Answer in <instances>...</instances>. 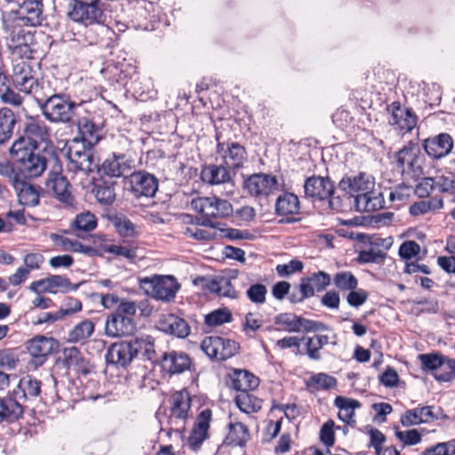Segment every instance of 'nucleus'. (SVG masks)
<instances>
[{
  "label": "nucleus",
  "instance_id": "obj_1",
  "mask_svg": "<svg viewBox=\"0 0 455 455\" xmlns=\"http://www.w3.org/2000/svg\"><path fill=\"white\" fill-rule=\"evenodd\" d=\"M375 180L365 172L355 176H345L339 183L340 190L354 197L358 212H374L384 207V198L374 191Z\"/></svg>",
  "mask_w": 455,
  "mask_h": 455
},
{
  "label": "nucleus",
  "instance_id": "obj_2",
  "mask_svg": "<svg viewBox=\"0 0 455 455\" xmlns=\"http://www.w3.org/2000/svg\"><path fill=\"white\" fill-rule=\"evenodd\" d=\"M25 143V140L14 141L10 148V155L24 177H40L47 168V159L38 148L26 147Z\"/></svg>",
  "mask_w": 455,
  "mask_h": 455
},
{
  "label": "nucleus",
  "instance_id": "obj_3",
  "mask_svg": "<svg viewBox=\"0 0 455 455\" xmlns=\"http://www.w3.org/2000/svg\"><path fill=\"white\" fill-rule=\"evenodd\" d=\"M46 120L53 124L69 123L76 110V103L64 94H52L36 100Z\"/></svg>",
  "mask_w": 455,
  "mask_h": 455
},
{
  "label": "nucleus",
  "instance_id": "obj_4",
  "mask_svg": "<svg viewBox=\"0 0 455 455\" xmlns=\"http://www.w3.org/2000/svg\"><path fill=\"white\" fill-rule=\"evenodd\" d=\"M191 207L200 213L204 220L201 221L202 226L214 228L211 219H223L230 216L233 212V206L228 200L217 196H204L192 199Z\"/></svg>",
  "mask_w": 455,
  "mask_h": 455
},
{
  "label": "nucleus",
  "instance_id": "obj_5",
  "mask_svg": "<svg viewBox=\"0 0 455 455\" xmlns=\"http://www.w3.org/2000/svg\"><path fill=\"white\" fill-rule=\"evenodd\" d=\"M69 6L68 16L72 21L85 28L97 25L104 29L107 15L100 0L72 3Z\"/></svg>",
  "mask_w": 455,
  "mask_h": 455
},
{
  "label": "nucleus",
  "instance_id": "obj_6",
  "mask_svg": "<svg viewBox=\"0 0 455 455\" xmlns=\"http://www.w3.org/2000/svg\"><path fill=\"white\" fill-rule=\"evenodd\" d=\"M140 286L146 294L156 300L171 302L180 289V284L173 275H155L140 280Z\"/></svg>",
  "mask_w": 455,
  "mask_h": 455
},
{
  "label": "nucleus",
  "instance_id": "obj_7",
  "mask_svg": "<svg viewBox=\"0 0 455 455\" xmlns=\"http://www.w3.org/2000/svg\"><path fill=\"white\" fill-rule=\"evenodd\" d=\"M395 163L402 175L408 179L416 180L424 173V156L420 153L419 145L412 141L395 154Z\"/></svg>",
  "mask_w": 455,
  "mask_h": 455
},
{
  "label": "nucleus",
  "instance_id": "obj_8",
  "mask_svg": "<svg viewBox=\"0 0 455 455\" xmlns=\"http://www.w3.org/2000/svg\"><path fill=\"white\" fill-rule=\"evenodd\" d=\"M12 81L17 90L32 95L36 100L46 97L43 86L39 84L38 79L36 77L35 70L25 60H21L13 65Z\"/></svg>",
  "mask_w": 455,
  "mask_h": 455
},
{
  "label": "nucleus",
  "instance_id": "obj_9",
  "mask_svg": "<svg viewBox=\"0 0 455 455\" xmlns=\"http://www.w3.org/2000/svg\"><path fill=\"white\" fill-rule=\"evenodd\" d=\"M22 27L23 25H17L13 20H10L6 25V29L9 31L6 37V45L12 54L20 59H31L34 35Z\"/></svg>",
  "mask_w": 455,
  "mask_h": 455
},
{
  "label": "nucleus",
  "instance_id": "obj_10",
  "mask_svg": "<svg viewBox=\"0 0 455 455\" xmlns=\"http://www.w3.org/2000/svg\"><path fill=\"white\" fill-rule=\"evenodd\" d=\"M201 348L209 358L225 361L237 353L239 344L220 336H209L203 339Z\"/></svg>",
  "mask_w": 455,
  "mask_h": 455
},
{
  "label": "nucleus",
  "instance_id": "obj_11",
  "mask_svg": "<svg viewBox=\"0 0 455 455\" xmlns=\"http://www.w3.org/2000/svg\"><path fill=\"white\" fill-rule=\"evenodd\" d=\"M278 182L275 176L267 173H254L244 180L243 188L247 193L256 199H267L277 189Z\"/></svg>",
  "mask_w": 455,
  "mask_h": 455
},
{
  "label": "nucleus",
  "instance_id": "obj_12",
  "mask_svg": "<svg viewBox=\"0 0 455 455\" xmlns=\"http://www.w3.org/2000/svg\"><path fill=\"white\" fill-rule=\"evenodd\" d=\"M23 133V136H20L15 141L25 140L26 147L38 148L40 143H46L51 139L50 127L38 116H30L27 119Z\"/></svg>",
  "mask_w": 455,
  "mask_h": 455
},
{
  "label": "nucleus",
  "instance_id": "obj_13",
  "mask_svg": "<svg viewBox=\"0 0 455 455\" xmlns=\"http://www.w3.org/2000/svg\"><path fill=\"white\" fill-rule=\"evenodd\" d=\"M217 148L216 153L222 159V163L229 169H240L247 161V151L245 148L238 142H220L219 135H216Z\"/></svg>",
  "mask_w": 455,
  "mask_h": 455
},
{
  "label": "nucleus",
  "instance_id": "obj_14",
  "mask_svg": "<svg viewBox=\"0 0 455 455\" xmlns=\"http://www.w3.org/2000/svg\"><path fill=\"white\" fill-rule=\"evenodd\" d=\"M43 7V3L40 0H25L13 12L11 20L17 25L39 26L44 20Z\"/></svg>",
  "mask_w": 455,
  "mask_h": 455
},
{
  "label": "nucleus",
  "instance_id": "obj_15",
  "mask_svg": "<svg viewBox=\"0 0 455 455\" xmlns=\"http://www.w3.org/2000/svg\"><path fill=\"white\" fill-rule=\"evenodd\" d=\"M130 191L137 198L153 197L158 190L157 178L147 172H133L129 175Z\"/></svg>",
  "mask_w": 455,
  "mask_h": 455
},
{
  "label": "nucleus",
  "instance_id": "obj_16",
  "mask_svg": "<svg viewBox=\"0 0 455 455\" xmlns=\"http://www.w3.org/2000/svg\"><path fill=\"white\" fill-rule=\"evenodd\" d=\"M304 193L313 200H329L334 194V185L328 177L314 175L305 180Z\"/></svg>",
  "mask_w": 455,
  "mask_h": 455
},
{
  "label": "nucleus",
  "instance_id": "obj_17",
  "mask_svg": "<svg viewBox=\"0 0 455 455\" xmlns=\"http://www.w3.org/2000/svg\"><path fill=\"white\" fill-rule=\"evenodd\" d=\"M387 110L391 112L388 124L402 133L411 132L417 124L416 115L409 108H403L399 102H393Z\"/></svg>",
  "mask_w": 455,
  "mask_h": 455
},
{
  "label": "nucleus",
  "instance_id": "obj_18",
  "mask_svg": "<svg viewBox=\"0 0 455 455\" xmlns=\"http://www.w3.org/2000/svg\"><path fill=\"white\" fill-rule=\"evenodd\" d=\"M57 341L52 338L36 336L28 342L27 349L32 357L31 363L36 366H41L47 356L57 347Z\"/></svg>",
  "mask_w": 455,
  "mask_h": 455
},
{
  "label": "nucleus",
  "instance_id": "obj_19",
  "mask_svg": "<svg viewBox=\"0 0 455 455\" xmlns=\"http://www.w3.org/2000/svg\"><path fill=\"white\" fill-rule=\"evenodd\" d=\"M136 357V348H133L132 341H121L112 344L105 355L108 364L126 367Z\"/></svg>",
  "mask_w": 455,
  "mask_h": 455
},
{
  "label": "nucleus",
  "instance_id": "obj_20",
  "mask_svg": "<svg viewBox=\"0 0 455 455\" xmlns=\"http://www.w3.org/2000/svg\"><path fill=\"white\" fill-rule=\"evenodd\" d=\"M101 171L109 177H125L132 172V161L124 154H116L106 158L101 164Z\"/></svg>",
  "mask_w": 455,
  "mask_h": 455
},
{
  "label": "nucleus",
  "instance_id": "obj_21",
  "mask_svg": "<svg viewBox=\"0 0 455 455\" xmlns=\"http://www.w3.org/2000/svg\"><path fill=\"white\" fill-rule=\"evenodd\" d=\"M192 365L190 356L181 351H170L161 357V367L169 375L180 374L189 371Z\"/></svg>",
  "mask_w": 455,
  "mask_h": 455
},
{
  "label": "nucleus",
  "instance_id": "obj_22",
  "mask_svg": "<svg viewBox=\"0 0 455 455\" xmlns=\"http://www.w3.org/2000/svg\"><path fill=\"white\" fill-rule=\"evenodd\" d=\"M10 178L20 204L33 207L39 204L42 192V189L39 186L31 185L28 182L20 180L17 174H13V176H10Z\"/></svg>",
  "mask_w": 455,
  "mask_h": 455
},
{
  "label": "nucleus",
  "instance_id": "obj_23",
  "mask_svg": "<svg viewBox=\"0 0 455 455\" xmlns=\"http://www.w3.org/2000/svg\"><path fill=\"white\" fill-rule=\"evenodd\" d=\"M46 187L60 203L65 206L73 205L74 196L70 191L71 185L62 174L52 172L46 182Z\"/></svg>",
  "mask_w": 455,
  "mask_h": 455
},
{
  "label": "nucleus",
  "instance_id": "obj_24",
  "mask_svg": "<svg viewBox=\"0 0 455 455\" xmlns=\"http://www.w3.org/2000/svg\"><path fill=\"white\" fill-rule=\"evenodd\" d=\"M156 326L159 331L180 339L188 337L190 333L188 323L173 314L162 315Z\"/></svg>",
  "mask_w": 455,
  "mask_h": 455
},
{
  "label": "nucleus",
  "instance_id": "obj_25",
  "mask_svg": "<svg viewBox=\"0 0 455 455\" xmlns=\"http://www.w3.org/2000/svg\"><path fill=\"white\" fill-rule=\"evenodd\" d=\"M42 382L31 375L22 377L17 387L10 394L17 402L35 399L41 393Z\"/></svg>",
  "mask_w": 455,
  "mask_h": 455
},
{
  "label": "nucleus",
  "instance_id": "obj_26",
  "mask_svg": "<svg viewBox=\"0 0 455 455\" xmlns=\"http://www.w3.org/2000/svg\"><path fill=\"white\" fill-rule=\"evenodd\" d=\"M133 318L122 316L113 312L106 320L105 332L108 337H122L132 334L135 330Z\"/></svg>",
  "mask_w": 455,
  "mask_h": 455
},
{
  "label": "nucleus",
  "instance_id": "obj_27",
  "mask_svg": "<svg viewBox=\"0 0 455 455\" xmlns=\"http://www.w3.org/2000/svg\"><path fill=\"white\" fill-rule=\"evenodd\" d=\"M426 153L434 159L446 156L452 149L453 140L450 134L440 133L427 138L423 143Z\"/></svg>",
  "mask_w": 455,
  "mask_h": 455
},
{
  "label": "nucleus",
  "instance_id": "obj_28",
  "mask_svg": "<svg viewBox=\"0 0 455 455\" xmlns=\"http://www.w3.org/2000/svg\"><path fill=\"white\" fill-rule=\"evenodd\" d=\"M63 364L77 374L87 375L91 371L90 364L84 359L79 349L76 347H67L63 350Z\"/></svg>",
  "mask_w": 455,
  "mask_h": 455
},
{
  "label": "nucleus",
  "instance_id": "obj_29",
  "mask_svg": "<svg viewBox=\"0 0 455 455\" xmlns=\"http://www.w3.org/2000/svg\"><path fill=\"white\" fill-rule=\"evenodd\" d=\"M211 420L212 411L210 409H205L199 413L189 436V443L191 446H200L206 439Z\"/></svg>",
  "mask_w": 455,
  "mask_h": 455
},
{
  "label": "nucleus",
  "instance_id": "obj_30",
  "mask_svg": "<svg viewBox=\"0 0 455 455\" xmlns=\"http://www.w3.org/2000/svg\"><path fill=\"white\" fill-rule=\"evenodd\" d=\"M172 417L185 420L188 418L191 399L187 390L177 391L171 396Z\"/></svg>",
  "mask_w": 455,
  "mask_h": 455
},
{
  "label": "nucleus",
  "instance_id": "obj_31",
  "mask_svg": "<svg viewBox=\"0 0 455 455\" xmlns=\"http://www.w3.org/2000/svg\"><path fill=\"white\" fill-rule=\"evenodd\" d=\"M201 178L211 185L228 183L231 180L229 168L223 163L220 165L210 164L203 168Z\"/></svg>",
  "mask_w": 455,
  "mask_h": 455
},
{
  "label": "nucleus",
  "instance_id": "obj_32",
  "mask_svg": "<svg viewBox=\"0 0 455 455\" xmlns=\"http://www.w3.org/2000/svg\"><path fill=\"white\" fill-rule=\"evenodd\" d=\"M23 412L22 404L10 394L6 397L0 398V423L3 421L12 423L21 418Z\"/></svg>",
  "mask_w": 455,
  "mask_h": 455
},
{
  "label": "nucleus",
  "instance_id": "obj_33",
  "mask_svg": "<svg viewBox=\"0 0 455 455\" xmlns=\"http://www.w3.org/2000/svg\"><path fill=\"white\" fill-rule=\"evenodd\" d=\"M334 405L339 409V419L347 424L355 422V411L361 407L359 401L341 395L335 398Z\"/></svg>",
  "mask_w": 455,
  "mask_h": 455
},
{
  "label": "nucleus",
  "instance_id": "obj_34",
  "mask_svg": "<svg viewBox=\"0 0 455 455\" xmlns=\"http://www.w3.org/2000/svg\"><path fill=\"white\" fill-rule=\"evenodd\" d=\"M68 158L74 172L88 173L92 171L93 157L88 151L69 149Z\"/></svg>",
  "mask_w": 455,
  "mask_h": 455
},
{
  "label": "nucleus",
  "instance_id": "obj_35",
  "mask_svg": "<svg viewBox=\"0 0 455 455\" xmlns=\"http://www.w3.org/2000/svg\"><path fill=\"white\" fill-rule=\"evenodd\" d=\"M259 385L258 377L246 370H235L232 377V387L241 392L256 389Z\"/></svg>",
  "mask_w": 455,
  "mask_h": 455
},
{
  "label": "nucleus",
  "instance_id": "obj_36",
  "mask_svg": "<svg viewBox=\"0 0 455 455\" xmlns=\"http://www.w3.org/2000/svg\"><path fill=\"white\" fill-rule=\"evenodd\" d=\"M435 419L431 406H423L408 410L401 417V424L403 427H410L413 425H419L420 423L428 422L430 419Z\"/></svg>",
  "mask_w": 455,
  "mask_h": 455
},
{
  "label": "nucleus",
  "instance_id": "obj_37",
  "mask_svg": "<svg viewBox=\"0 0 455 455\" xmlns=\"http://www.w3.org/2000/svg\"><path fill=\"white\" fill-rule=\"evenodd\" d=\"M92 193L100 204L109 205L116 200L115 182L99 180L93 184Z\"/></svg>",
  "mask_w": 455,
  "mask_h": 455
},
{
  "label": "nucleus",
  "instance_id": "obj_38",
  "mask_svg": "<svg viewBox=\"0 0 455 455\" xmlns=\"http://www.w3.org/2000/svg\"><path fill=\"white\" fill-rule=\"evenodd\" d=\"M77 125L81 139L86 145L92 147L101 139L100 129L88 118H82Z\"/></svg>",
  "mask_w": 455,
  "mask_h": 455
},
{
  "label": "nucleus",
  "instance_id": "obj_39",
  "mask_svg": "<svg viewBox=\"0 0 455 455\" xmlns=\"http://www.w3.org/2000/svg\"><path fill=\"white\" fill-rule=\"evenodd\" d=\"M44 279L45 283V287L42 289L44 292H68L69 291H76L79 286V284H72L69 279L64 275H53Z\"/></svg>",
  "mask_w": 455,
  "mask_h": 455
},
{
  "label": "nucleus",
  "instance_id": "obj_40",
  "mask_svg": "<svg viewBox=\"0 0 455 455\" xmlns=\"http://www.w3.org/2000/svg\"><path fill=\"white\" fill-rule=\"evenodd\" d=\"M275 212L278 215H293L299 212V201L296 195L284 193L276 199Z\"/></svg>",
  "mask_w": 455,
  "mask_h": 455
},
{
  "label": "nucleus",
  "instance_id": "obj_41",
  "mask_svg": "<svg viewBox=\"0 0 455 455\" xmlns=\"http://www.w3.org/2000/svg\"><path fill=\"white\" fill-rule=\"evenodd\" d=\"M15 124L13 112L7 108L0 109V145L10 140Z\"/></svg>",
  "mask_w": 455,
  "mask_h": 455
},
{
  "label": "nucleus",
  "instance_id": "obj_42",
  "mask_svg": "<svg viewBox=\"0 0 455 455\" xmlns=\"http://www.w3.org/2000/svg\"><path fill=\"white\" fill-rule=\"evenodd\" d=\"M50 239L62 251L82 252L86 254L92 250L91 247L82 244L77 240H72L55 233H52L50 235Z\"/></svg>",
  "mask_w": 455,
  "mask_h": 455
},
{
  "label": "nucleus",
  "instance_id": "obj_43",
  "mask_svg": "<svg viewBox=\"0 0 455 455\" xmlns=\"http://www.w3.org/2000/svg\"><path fill=\"white\" fill-rule=\"evenodd\" d=\"M249 438L250 434L245 425L240 422L229 424V432L226 439L228 444L243 446Z\"/></svg>",
  "mask_w": 455,
  "mask_h": 455
},
{
  "label": "nucleus",
  "instance_id": "obj_44",
  "mask_svg": "<svg viewBox=\"0 0 455 455\" xmlns=\"http://www.w3.org/2000/svg\"><path fill=\"white\" fill-rule=\"evenodd\" d=\"M209 290L220 297L230 299L237 298V292L235 290L230 279L227 277H219L212 280L209 283Z\"/></svg>",
  "mask_w": 455,
  "mask_h": 455
},
{
  "label": "nucleus",
  "instance_id": "obj_45",
  "mask_svg": "<svg viewBox=\"0 0 455 455\" xmlns=\"http://www.w3.org/2000/svg\"><path fill=\"white\" fill-rule=\"evenodd\" d=\"M235 403L241 411L249 414L260 410L262 401L246 391L236 395Z\"/></svg>",
  "mask_w": 455,
  "mask_h": 455
},
{
  "label": "nucleus",
  "instance_id": "obj_46",
  "mask_svg": "<svg viewBox=\"0 0 455 455\" xmlns=\"http://www.w3.org/2000/svg\"><path fill=\"white\" fill-rule=\"evenodd\" d=\"M131 341L133 348H136V355L139 352H142L147 359H155V340L151 336L140 335Z\"/></svg>",
  "mask_w": 455,
  "mask_h": 455
},
{
  "label": "nucleus",
  "instance_id": "obj_47",
  "mask_svg": "<svg viewBox=\"0 0 455 455\" xmlns=\"http://www.w3.org/2000/svg\"><path fill=\"white\" fill-rule=\"evenodd\" d=\"M94 331V324L89 319H85L74 326L68 332L69 342H80L89 338Z\"/></svg>",
  "mask_w": 455,
  "mask_h": 455
},
{
  "label": "nucleus",
  "instance_id": "obj_48",
  "mask_svg": "<svg viewBox=\"0 0 455 455\" xmlns=\"http://www.w3.org/2000/svg\"><path fill=\"white\" fill-rule=\"evenodd\" d=\"M111 222L116 232L123 237H135L138 235L135 225L124 215H115Z\"/></svg>",
  "mask_w": 455,
  "mask_h": 455
},
{
  "label": "nucleus",
  "instance_id": "obj_49",
  "mask_svg": "<svg viewBox=\"0 0 455 455\" xmlns=\"http://www.w3.org/2000/svg\"><path fill=\"white\" fill-rule=\"evenodd\" d=\"M72 227L77 231L91 232L97 227V219L92 212H83L76 215Z\"/></svg>",
  "mask_w": 455,
  "mask_h": 455
},
{
  "label": "nucleus",
  "instance_id": "obj_50",
  "mask_svg": "<svg viewBox=\"0 0 455 455\" xmlns=\"http://www.w3.org/2000/svg\"><path fill=\"white\" fill-rule=\"evenodd\" d=\"M232 314L228 308H219L212 311L204 317V323L208 326H220L232 321Z\"/></svg>",
  "mask_w": 455,
  "mask_h": 455
},
{
  "label": "nucleus",
  "instance_id": "obj_51",
  "mask_svg": "<svg viewBox=\"0 0 455 455\" xmlns=\"http://www.w3.org/2000/svg\"><path fill=\"white\" fill-rule=\"evenodd\" d=\"M329 342L327 335H316L314 338H307L306 347L307 354L312 360H319L321 355L319 350Z\"/></svg>",
  "mask_w": 455,
  "mask_h": 455
},
{
  "label": "nucleus",
  "instance_id": "obj_52",
  "mask_svg": "<svg viewBox=\"0 0 455 455\" xmlns=\"http://www.w3.org/2000/svg\"><path fill=\"white\" fill-rule=\"evenodd\" d=\"M333 283L339 291L355 290L358 285L355 276L348 271L337 273L333 278Z\"/></svg>",
  "mask_w": 455,
  "mask_h": 455
},
{
  "label": "nucleus",
  "instance_id": "obj_53",
  "mask_svg": "<svg viewBox=\"0 0 455 455\" xmlns=\"http://www.w3.org/2000/svg\"><path fill=\"white\" fill-rule=\"evenodd\" d=\"M308 387H315L323 390L335 388L338 385L337 379L327 373H316L309 378Z\"/></svg>",
  "mask_w": 455,
  "mask_h": 455
},
{
  "label": "nucleus",
  "instance_id": "obj_54",
  "mask_svg": "<svg viewBox=\"0 0 455 455\" xmlns=\"http://www.w3.org/2000/svg\"><path fill=\"white\" fill-rule=\"evenodd\" d=\"M275 324L280 326L277 330L288 332H298V315L292 313H282L274 317Z\"/></svg>",
  "mask_w": 455,
  "mask_h": 455
},
{
  "label": "nucleus",
  "instance_id": "obj_55",
  "mask_svg": "<svg viewBox=\"0 0 455 455\" xmlns=\"http://www.w3.org/2000/svg\"><path fill=\"white\" fill-rule=\"evenodd\" d=\"M201 225V222H199V220H197V222L196 225H192L190 227H187L184 229V235L188 237L198 240V241H210L215 238L216 233L210 229H203L200 228L198 226Z\"/></svg>",
  "mask_w": 455,
  "mask_h": 455
},
{
  "label": "nucleus",
  "instance_id": "obj_56",
  "mask_svg": "<svg viewBox=\"0 0 455 455\" xmlns=\"http://www.w3.org/2000/svg\"><path fill=\"white\" fill-rule=\"evenodd\" d=\"M386 252L379 249L371 246L368 250H363L357 256L359 263H380L386 259Z\"/></svg>",
  "mask_w": 455,
  "mask_h": 455
},
{
  "label": "nucleus",
  "instance_id": "obj_57",
  "mask_svg": "<svg viewBox=\"0 0 455 455\" xmlns=\"http://www.w3.org/2000/svg\"><path fill=\"white\" fill-rule=\"evenodd\" d=\"M424 371H435L444 365L445 357L435 353L421 354L419 355Z\"/></svg>",
  "mask_w": 455,
  "mask_h": 455
},
{
  "label": "nucleus",
  "instance_id": "obj_58",
  "mask_svg": "<svg viewBox=\"0 0 455 455\" xmlns=\"http://www.w3.org/2000/svg\"><path fill=\"white\" fill-rule=\"evenodd\" d=\"M267 289L263 283L251 284L246 291V296L249 300L254 304H264L266 302V297Z\"/></svg>",
  "mask_w": 455,
  "mask_h": 455
},
{
  "label": "nucleus",
  "instance_id": "obj_59",
  "mask_svg": "<svg viewBox=\"0 0 455 455\" xmlns=\"http://www.w3.org/2000/svg\"><path fill=\"white\" fill-rule=\"evenodd\" d=\"M0 100L4 104H7L14 108L20 107L23 103V98L13 89L10 88L8 83L4 84L3 89H1Z\"/></svg>",
  "mask_w": 455,
  "mask_h": 455
},
{
  "label": "nucleus",
  "instance_id": "obj_60",
  "mask_svg": "<svg viewBox=\"0 0 455 455\" xmlns=\"http://www.w3.org/2000/svg\"><path fill=\"white\" fill-rule=\"evenodd\" d=\"M19 362V356L13 350H0V368L12 371L17 367Z\"/></svg>",
  "mask_w": 455,
  "mask_h": 455
},
{
  "label": "nucleus",
  "instance_id": "obj_61",
  "mask_svg": "<svg viewBox=\"0 0 455 455\" xmlns=\"http://www.w3.org/2000/svg\"><path fill=\"white\" fill-rule=\"evenodd\" d=\"M422 455H455V445L451 442L438 443L427 448Z\"/></svg>",
  "mask_w": 455,
  "mask_h": 455
},
{
  "label": "nucleus",
  "instance_id": "obj_62",
  "mask_svg": "<svg viewBox=\"0 0 455 455\" xmlns=\"http://www.w3.org/2000/svg\"><path fill=\"white\" fill-rule=\"evenodd\" d=\"M307 278L315 287V291H322L331 284V276L324 271L311 274Z\"/></svg>",
  "mask_w": 455,
  "mask_h": 455
},
{
  "label": "nucleus",
  "instance_id": "obj_63",
  "mask_svg": "<svg viewBox=\"0 0 455 455\" xmlns=\"http://www.w3.org/2000/svg\"><path fill=\"white\" fill-rule=\"evenodd\" d=\"M320 440L326 447H331L335 443L334 421L329 419L320 429Z\"/></svg>",
  "mask_w": 455,
  "mask_h": 455
},
{
  "label": "nucleus",
  "instance_id": "obj_64",
  "mask_svg": "<svg viewBox=\"0 0 455 455\" xmlns=\"http://www.w3.org/2000/svg\"><path fill=\"white\" fill-rule=\"evenodd\" d=\"M106 251L124 257L131 261H133L137 257L136 248L133 246L112 244L106 249Z\"/></svg>",
  "mask_w": 455,
  "mask_h": 455
}]
</instances>
